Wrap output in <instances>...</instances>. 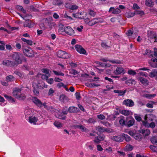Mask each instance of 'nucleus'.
I'll use <instances>...</instances> for the list:
<instances>
[{
	"mask_svg": "<svg viewBox=\"0 0 157 157\" xmlns=\"http://www.w3.org/2000/svg\"><path fill=\"white\" fill-rule=\"evenodd\" d=\"M12 57L15 63L18 64H21L24 61L25 62V58L22 53L20 52L14 53L12 55Z\"/></svg>",
	"mask_w": 157,
	"mask_h": 157,
	"instance_id": "nucleus-1",
	"label": "nucleus"
},
{
	"mask_svg": "<svg viewBox=\"0 0 157 157\" xmlns=\"http://www.w3.org/2000/svg\"><path fill=\"white\" fill-rule=\"evenodd\" d=\"M42 118V116L40 115L39 113H38L35 116H33V115L30 117H29L28 118L26 119L27 120H28L29 122L30 123L36 125V122L38 121L40 118Z\"/></svg>",
	"mask_w": 157,
	"mask_h": 157,
	"instance_id": "nucleus-2",
	"label": "nucleus"
},
{
	"mask_svg": "<svg viewBox=\"0 0 157 157\" xmlns=\"http://www.w3.org/2000/svg\"><path fill=\"white\" fill-rule=\"evenodd\" d=\"M22 50L25 56L29 57H33L34 56V52L31 48L29 47L22 48Z\"/></svg>",
	"mask_w": 157,
	"mask_h": 157,
	"instance_id": "nucleus-3",
	"label": "nucleus"
},
{
	"mask_svg": "<svg viewBox=\"0 0 157 157\" xmlns=\"http://www.w3.org/2000/svg\"><path fill=\"white\" fill-rule=\"evenodd\" d=\"M87 20H88V19H85V21L88 25L90 26H93L98 23H102L103 22V20L100 18H95L91 21H89L88 22Z\"/></svg>",
	"mask_w": 157,
	"mask_h": 157,
	"instance_id": "nucleus-4",
	"label": "nucleus"
},
{
	"mask_svg": "<svg viewBox=\"0 0 157 157\" xmlns=\"http://www.w3.org/2000/svg\"><path fill=\"white\" fill-rule=\"evenodd\" d=\"M44 28H51L54 25V23L52 22V19L51 17L44 19Z\"/></svg>",
	"mask_w": 157,
	"mask_h": 157,
	"instance_id": "nucleus-5",
	"label": "nucleus"
},
{
	"mask_svg": "<svg viewBox=\"0 0 157 157\" xmlns=\"http://www.w3.org/2000/svg\"><path fill=\"white\" fill-rule=\"evenodd\" d=\"M33 88L43 89L45 88H47V85H45L44 83L42 81H39L38 83L36 82H34L32 84Z\"/></svg>",
	"mask_w": 157,
	"mask_h": 157,
	"instance_id": "nucleus-6",
	"label": "nucleus"
},
{
	"mask_svg": "<svg viewBox=\"0 0 157 157\" xmlns=\"http://www.w3.org/2000/svg\"><path fill=\"white\" fill-rule=\"evenodd\" d=\"M154 117L153 115H146L144 117V120L142 121L143 125L146 127L145 124H150L151 121L153 120L152 118Z\"/></svg>",
	"mask_w": 157,
	"mask_h": 157,
	"instance_id": "nucleus-7",
	"label": "nucleus"
},
{
	"mask_svg": "<svg viewBox=\"0 0 157 157\" xmlns=\"http://www.w3.org/2000/svg\"><path fill=\"white\" fill-rule=\"evenodd\" d=\"M147 35L149 40H153V41L157 42V35L155 33L149 31L147 32Z\"/></svg>",
	"mask_w": 157,
	"mask_h": 157,
	"instance_id": "nucleus-8",
	"label": "nucleus"
},
{
	"mask_svg": "<svg viewBox=\"0 0 157 157\" xmlns=\"http://www.w3.org/2000/svg\"><path fill=\"white\" fill-rule=\"evenodd\" d=\"M75 34L74 30L71 27L69 26L65 27V35L73 36Z\"/></svg>",
	"mask_w": 157,
	"mask_h": 157,
	"instance_id": "nucleus-9",
	"label": "nucleus"
},
{
	"mask_svg": "<svg viewBox=\"0 0 157 157\" xmlns=\"http://www.w3.org/2000/svg\"><path fill=\"white\" fill-rule=\"evenodd\" d=\"M32 100L33 103L37 106L39 107H41L43 106L42 103L41 102L40 100L37 98L36 97H33Z\"/></svg>",
	"mask_w": 157,
	"mask_h": 157,
	"instance_id": "nucleus-10",
	"label": "nucleus"
},
{
	"mask_svg": "<svg viewBox=\"0 0 157 157\" xmlns=\"http://www.w3.org/2000/svg\"><path fill=\"white\" fill-rule=\"evenodd\" d=\"M76 50L81 54H86V50L80 45H76L75 46Z\"/></svg>",
	"mask_w": 157,
	"mask_h": 157,
	"instance_id": "nucleus-11",
	"label": "nucleus"
},
{
	"mask_svg": "<svg viewBox=\"0 0 157 157\" xmlns=\"http://www.w3.org/2000/svg\"><path fill=\"white\" fill-rule=\"evenodd\" d=\"M113 73L116 75H119L121 74H124L125 71L123 67H118L116 68V70L114 71Z\"/></svg>",
	"mask_w": 157,
	"mask_h": 157,
	"instance_id": "nucleus-12",
	"label": "nucleus"
},
{
	"mask_svg": "<svg viewBox=\"0 0 157 157\" xmlns=\"http://www.w3.org/2000/svg\"><path fill=\"white\" fill-rule=\"evenodd\" d=\"M33 109H27L25 110L24 113L26 119L28 118L29 117L33 115Z\"/></svg>",
	"mask_w": 157,
	"mask_h": 157,
	"instance_id": "nucleus-13",
	"label": "nucleus"
},
{
	"mask_svg": "<svg viewBox=\"0 0 157 157\" xmlns=\"http://www.w3.org/2000/svg\"><path fill=\"white\" fill-rule=\"evenodd\" d=\"M21 89L19 88H15L13 91V94L16 98H20L18 95L21 94Z\"/></svg>",
	"mask_w": 157,
	"mask_h": 157,
	"instance_id": "nucleus-14",
	"label": "nucleus"
},
{
	"mask_svg": "<svg viewBox=\"0 0 157 157\" xmlns=\"http://www.w3.org/2000/svg\"><path fill=\"white\" fill-rule=\"evenodd\" d=\"M2 64L3 65L7 66H14L15 63L12 61H10L8 60H4L2 62Z\"/></svg>",
	"mask_w": 157,
	"mask_h": 157,
	"instance_id": "nucleus-15",
	"label": "nucleus"
},
{
	"mask_svg": "<svg viewBox=\"0 0 157 157\" xmlns=\"http://www.w3.org/2000/svg\"><path fill=\"white\" fill-rule=\"evenodd\" d=\"M124 105L127 106L132 107L134 105V103L133 101L131 99L124 100L123 102Z\"/></svg>",
	"mask_w": 157,
	"mask_h": 157,
	"instance_id": "nucleus-16",
	"label": "nucleus"
},
{
	"mask_svg": "<svg viewBox=\"0 0 157 157\" xmlns=\"http://www.w3.org/2000/svg\"><path fill=\"white\" fill-rule=\"evenodd\" d=\"M96 129L98 130L100 132H112V129L110 130L106 128H103L101 126L96 127Z\"/></svg>",
	"mask_w": 157,
	"mask_h": 157,
	"instance_id": "nucleus-17",
	"label": "nucleus"
},
{
	"mask_svg": "<svg viewBox=\"0 0 157 157\" xmlns=\"http://www.w3.org/2000/svg\"><path fill=\"white\" fill-rule=\"evenodd\" d=\"M101 60L104 62H106L107 61L113 63H117L120 64L121 63V62L119 60H109L107 58H101Z\"/></svg>",
	"mask_w": 157,
	"mask_h": 157,
	"instance_id": "nucleus-18",
	"label": "nucleus"
},
{
	"mask_svg": "<svg viewBox=\"0 0 157 157\" xmlns=\"http://www.w3.org/2000/svg\"><path fill=\"white\" fill-rule=\"evenodd\" d=\"M65 6L66 8L72 10H77L78 8V6L76 5H71L69 3H66Z\"/></svg>",
	"mask_w": 157,
	"mask_h": 157,
	"instance_id": "nucleus-19",
	"label": "nucleus"
},
{
	"mask_svg": "<svg viewBox=\"0 0 157 157\" xmlns=\"http://www.w3.org/2000/svg\"><path fill=\"white\" fill-rule=\"evenodd\" d=\"M139 132L145 136L149 135L150 133V132L148 129H140L139 131Z\"/></svg>",
	"mask_w": 157,
	"mask_h": 157,
	"instance_id": "nucleus-20",
	"label": "nucleus"
},
{
	"mask_svg": "<svg viewBox=\"0 0 157 157\" xmlns=\"http://www.w3.org/2000/svg\"><path fill=\"white\" fill-rule=\"evenodd\" d=\"M112 12V13L113 14H118L120 13L121 12L120 10L118 8H117L116 9H114L113 7H111L109 10V12Z\"/></svg>",
	"mask_w": 157,
	"mask_h": 157,
	"instance_id": "nucleus-21",
	"label": "nucleus"
},
{
	"mask_svg": "<svg viewBox=\"0 0 157 157\" xmlns=\"http://www.w3.org/2000/svg\"><path fill=\"white\" fill-rule=\"evenodd\" d=\"M120 112L121 113L125 116L132 115V112L128 110H120Z\"/></svg>",
	"mask_w": 157,
	"mask_h": 157,
	"instance_id": "nucleus-22",
	"label": "nucleus"
},
{
	"mask_svg": "<svg viewBox=\"0 0 157 157\" xmlns=\"http://www.w3.org/2000/svg\"><path fill=\"white\" fill-rule=\"evenodd\" d=\"M138 79L141 83L144 85H147L148 83V81L143 77H140Z\"/></svg>",
	"mask_w": 157,
	"mask_h": 157,
	"instance_id": "nucleus-23",
	"label": "nucleus"
},
{
	"mask_svg": "<svg viewBox=\"0 0 157 157\" xmlns=\"http://www.w3.org/2000/svg\"><path fill=\"white\" fill-rule=\"evenodd\" d=\"M79 110L76 107L72 106L69 107L68 109V111L71 113H76L79 111Z\"/></svg>",
	"mask_w": 157,
	"mask_h": 157,
	"instance_id": "nucleus-24",
	"label": "nucleus"
},
{
	"mask_svg": "<svg viewBox=\"0 0 157 157\" xmlns=\"http://www.w3.org/2000/svg\"><path fill=\"white\" fill-rule=\"evenodd\" d=\"M145 4L147 6L151 7L154 5V3L152 0H145Z\"/></svg>",
	"mask_w": 157,
	"mask_h": 157,
	"instance_id": "nucleus-25",
	"label": "nucleus"
},
{
	"mask_svg": "<svg viewBox=\"0 0 157 157\" xmlns=\"http://www.w3.org/2000/svg\"><path fill=\"white\" fill-rule=\"evenodd\" d=\"M104 139V136L103 135H100L96 137L95 139L94 140V141L97 143H99V142L103 140Z\"/></svg>",
	"mask_w": 157,
	"mask_h": 157,
	"instance_id": "nucleus-26",
	"label": "nucleus"
},
{
	"mask_svg": "<svg viewBox=\"0 0 157 157\" xmlns=\"http://www.w3.org/2000/svg\"><path fill=\"white\" fill-rule=\"evenodd\" d=\"M95 63L96 64H98V65H100L103 67H109L111 65L109 63H108L106 62H105L104 63H101V62L98 61H96L95 62Z\"/></svg>",
	"mask_w": 157,
	"mask_h": 157,
	"instance_id": "nucleus-27",
	"label": "nucleus"
},
{
	"mask_svg": "<svg viewBox=\"0 0 157 157\" xmlns=\"http://www.w3.org/2000/svg\"><path fill=\"white\" fill-rule=\"evenodd\" d=\"M4 96L10 102L14 103L16 102V100L10 96H8L7 95L5 94Z\"/></svg>",
	"mask_w": 157,
	"mask_h": 157,
	"instance_id": "nucleus-28",
	"label": "nucleus"
},
{
	"mask_svg": "<svg viewBox=\"0 0 157 157\" xmlns=\"http://www.w3.org/2000/svg\"><path fill=\"white\" fill-rule=\"evenodd\" d=\"M112 139L114 141L121 142L123 140V138L122 137H120L119 136H113Z\"/></svg>",
	"mask_w": 157,
	"mask_h": 157,
	"instance_id": "nucleus-29",
	"label": "nucleus"
},
{
	"mask_svg": "<svg viewBox=\"0 0 157 157\" xmlns=\"http://www.w3.org/2000/svg\"><path fill=\"white\" fill-rule=\"evenodd\" d=\"M135 120L133 118H132L127 122L126 125L128 127H130L132 126L135 123Z\"/></svg>",
	"mask_w": 157,
	"mask_h": 157,
	"instance_id": "nucleus-30",
	"label": "nucleus"
},
{
	"mask_svg": "<svg viewBox=\"0 0 157 157\" xmlns=\"http://www.w3.org/2000/svg\"><path fill=\"white\" fill-rule=\"evenodd\" d=\"M58 32L61 34L65 35V27L64 28L59 27L58 30Z\"/></svg>",
	"mask_w": 157,
	"mask_h": 157,
	"instance_id": "nucleus-31",
	"label": "nucleus"
},
{
	"mask_svg": "<svg viewBox=\"0 0 157 157\" xmlns=\"http://www.w3.org/2000/svg\"><path fill=\"white\" fill-rule=\"evenodd\" d=\"M149 76L151 78L157 76V70L155 69L153 70L150 73Z\"/></svg>",
	"mask_w": 157,
	"mask_h": 157,
	"instance_id": "nucleus-32",
	"label": "nucleus"
},
{
	"mask_svg": "<svg viewBox=\"0 0 157 157\" xmlns=\"http://www.w3.org/2000/svg\"><path fill=\"white\" fill-rule=\"evenodd\" d=\"M72 16L76 18H79L80 19H85V17L84 16H79L78 13H73Z\"/></svg>",
	"mask_w": 157,
	"mask_h": 157,
	"instance_id": "nucleus-33",
	"label": "nucleus"
},
{
	"mask_svg": "<svg viewBox=\"0 0 157 157\" xmlns=\"http://www.w3.org/2000/svg\"><path fill=\"white\" fill-rule=\"evenodd\" d=\"M133 137L137 140H140L142 138V136L140 134L137 133H135Z\"/></svg>",
	"mask_w": 157,
	"mask_h": 157,
	"instance_id": "nucleus-34",
	"label": "nucleus"
},
{
	"mask_svg": "<svg viewBox=\"0 0 157 157\" xmlns=\"http://www.w3.org/2000/svg\"><path fill=\"white\" fill-rule=\"evenodd\" d=\"M21 39L24 42L26 43L29 45H32L33 44V42L31 40H27L24 38H21Z\"/></svg>",
	"mask_w": 157,
	"mask_h": 157,
	"instance_id": "nucleus-35",
	"label": "nucleus"
},
{
	"mask_svg": "<svg viewBox=\"0 0 157 157\" xmlns=\"http://www.w3.org/2000/svg\"><path fill=\"white\" fill-rule=\"evenodd\" d=\"M154 55L155 56L156 58L155 59L152 58L151 59V60L154 62H157V48H154Z\"/></svg>",
	"mask_w": 157,
	"mask_h": 157,
	"instance_id": "nucleus-36",
	"label": "nucleus"
},
{
	"mask_svg": "<svg viewBox=\"0 0 157 157\" xmlns=\"http://www.w3.org/2000/svg\"><path fill=\"white\" fill-rule=\"evenodd\" d=\"M76 127L79 128L83 132H87L88 131V130L82 125H77L76 126Z\"/></svg>",
	"mask_w": 157,
	"mask_h": 157,
	"instance_id": "nucleus-37",
	"label": "nucleus"
},
{
	"mask_svg": "<svg viewBox=\"0 0 157 157\" xmlns=\"http://www.w3.org/2000/svg\"><path fill=\"white\" fill-rule=\"evenodd\" d=\"M136 83V81L132 79H130L127 80L126 81V83L128 85H130L131 84L135 85Z\"/></svg>",
	"mask_w": 157,
	"mask_h": 157,
	"instance_id": "nucleus-38",
	"label": "nucleus"
},
{
	"mask_svg": "<svg viewBox=\"0 0 157 157\" xmlns=\"http://www.w3.org/2000/svg\"><path fill=\"white\" fill-rule=\"evenodd\" d=\"M135 15L134 12H132L131 11L126 12L125 13V16L128 18H130L133 17Z\"/></svg>",
	"mask_w": 157,
	"mask_h": 157,
	"instance_id": "nucleus-39",
	"label": "nucleus"
},
{
	"mask_svg": "<svg viewBox=\"0 0 157 157\" xmlns=\"http://www.w3.org/2000/svg\"><path fill=\"white\" fill-rule=\"evenodd\" d=\"M65 52V51H58L57 53V56L59 57L63 58V57H64V55Z\"/></svg>",
	"mask_w": 157,
	"mask_h": 157,
	"instance_id": "nucleus-40",
	"label": "nucleus"
},
{
	"mask_svg": "<svg viewBox=\"0 0 157 157\" xmlns=\"http://www.w3.org/2000/svg\"><path fill=\"white\" fill-rule=\"evenodd\" d=\"M54 124L56 127L59 128L62 127V124L58 121H55L54 123Z\"/></svg>",
	"mask_w": 157,
	"mask_h": 157,
	"instance_id": "nucleus-41",
	"label": "nucleus"
},
{
	"mask_svg": "<svg viewBox=\"0 0 157 157\" xmlns=\"http://www.w3.org/2000/svg\"><path fill=\"white\" fill-rule=\"evenodd\" d=\"M6 103V101L5 100L3 97L0 96V105L2 106H4Z\"/></svg>",
	"mask_w": 157,
	"mask_h": 157,
	"instance_id": "nucleus-42",
	"label": "nucleus"
},
{
	"mask_svg": "<svg viewBox=\"0 0 157 157\" xmlns=\"http://www.w3.org/2000/svg\"><path fill=\"white\" fill-rule=\"evenodd\" d=\"M6 80L8 82H11L15 80V78L11 75H9L6 78Z\"/></svg>",
	"mask_w": 157,
	"mask_h": 157,
	"instance_id": "nucleus-43",
	"label": "nucleus"
},
{
	"mask_svg": "<svg viewBox=\"0 0 157 157\" xmlns=\"http://www.w3.org/2000/svg\"><path fill=\"white\" fill-rule=\"evenodd\" d=\"M122 136L123 138H124L126 141H128L130 140L131 139L129 136L125 134L124 133H123L122 135Z\"/></svg>",
	"mask_w": 157,
	"mask_h": 157,
	"instance_id": "nucleus-44",
	"label": "nucleus"
},
{
	"mask_svg": "<svg viewBox=\"0 0 157 157\" xmlns=\"http://www.w3.org/2000/svg\"><path fill=\"white\" fill-rule=\"evenodd\" d=\"M145 125H146V127L148 128L150 127L152 128H154L155 126V123L153 122H151L150 124H147Z\"/></svg>",
	"mask_w": 157,
	"mask_h": 157,
	"instance_id": "nucleus-45",
	"label": "nucleus"
},
{
	"mask_svg": "<svg viewBox=\"0 0 157 157\" xmlns=\"http://www.w3.org/2000/svg\"><path fill=\"white\" fill-rule=\"evenodd\" d=\"M151 141L153 144H156L157 145V136H154L151 138Z\"/></svg>",
	"mask_w": 157,
	"mask_h": 157,
	"instance_id": "nucleus-46",
	"label": "nucleus"
},
{
	"mask_svg": "<svg viewBox=\"0 0 157 157\" xmlns=\"http://www.w3.org/2000/svg\"><path fill=\"white\" fill-rule=\"evenodd\" d=\"M86 147L88 148L90 150H93L94 148V145L91 144L90 143H88L86 144Z\"/></svg>",
	"mask_w": 157,
	"mask_h": 157,
	"instance_id": "nucleus-47",
	"label": "nucleus"
},
{
	"mask_svg": "<svg viewBox=\"0 0 157 157\" xmlns=\"http://www.w3.org/2000/svg\"><path fill=\"white\" fill-rule=\"evenodd\" d=\"M145 55H147L150 57L152 56L153 52L149 50H146Z\"/></svg>",
	"mask_w": 157,
	"mask_h": 157,
	"instance_id": "nucleus-48",
	"label": "nucleus"
},
{
	"mask_svg": "<svg viewBox=\"0 0 157 157\" xmlns=\"http://www.w3.org/2000/svg\"><path fill=\"white\" fill-rule=\"evenodd\" d=\"M14 73L15 74L17 75L20 77H22L24 76V74L19 71H15L14 72Z\"/></svg>",
	"mask_w": 157,
	"mask_h": 157,
	"instance_id": "nucleus-49",
	"label": "nucleus"
},
{
	"mask_svg": "<svg viewBox=\"0 0 157 157\" xmlns=\"http://www.w3.org/2000/svg\"><path fill=\"white\" fill-rule=\"evenodd\" d=\"M18 97H20V98H16L17 99L20 100H24L26 96L25 94L23 93H21L19 95H18Z\"/></svg>",
	"mask_w": 157,
	"mask_h": 157,
	"instance_id": "nucleus-50",
	"label": "nucleus"
},
{
	"mask_svg": "<svg viewBox=\"0 0 157 157\" xmlns=\"http://www.w3.org/2000/svg\"><path fill=\"white\" fill-rule=\"evenodd\" d=\"M41 75V78L43 79H46L50 76V74H40Z\"/></svg>",
	"mask_w": 157,
	"mask_h": 157,
	"instance_id": "nucleus-51",
	"label": "nucleus"
},
{
	"mask_svg": "<svg viewBox=\"0 0 157 157\" xmlns=\"http://www.w3.org/2000/svg\"><path fill=\"white\" fill-rule=\"evenodd\" d=\"M156 95L155 94H147L144 95V96L146 98H148V99H151L152 98H154Z\"/></svg>",
	"mask_w": 157,
	"mask_h": 157,
	"instance_id": "nucleus-52",
	"label": "nucleus"
},
{
	"mask_svg": "<svg viewBox=\"0 0 157 157\" xmlns=\"http://www.w3.org/2000/svg\"><path fill=\"white\" fill-rule=\"evenodd\" d=\"M125 148L127 151H131L133 149V147L131 145L127 144L125 146Z\"/></svg>",
	"mask_w": 157,
	"mask_h": 157,
	"instance_id": "nucleus-53",
	"label": "nucleus"
},
{
	"mask_svg": "<svg viewBox=\"0 0 157 157\" xmlns=\"http://www.w3.org/2000/svg\"><path fill=\"white\" fill-rule=\"evenodd\" d=\"M134 116L135 119L137 121H141V118L139 115L137 114H134Z\"/></svg>",
	"mask_w": 157,
	"mask_h": 157,
	"instance_id": "nucleus-54",
	"label": "nucleus"
},
{
	"mask_svg": "<svg viewBox=\"0 0 157 157\" xmlns=\"http://www.w3.org/2000/svg\"><path fill=\"white\" fill-rule=\"evenodd\" d=\"M17 8L18 10L21 11L23 13H26V11L23 9L22 6H17Z\"/></svg>",
	"mask_w": 157,
	"mask_h": 157,
	"instance_id": "nucleus-55",
	"label": "nucleus"
},
{
	"mask_svg": "<svg viewBox=\"0 0 157 157\" xmlns=\"http://www.w3.org/2000/svg\"><path fill=\"white\" fill-rule=\"evenodd\" d=\"M53 72L54 73L57 75L64 76V74L62 73L61 71H53Z\"/></svg>",
	"mask_w": 157,
	"mask_h": 157,
	"instance_id": "nucleus-56",
	"label": "nucleus"
},
{
	"mask_svg": "<svg viewBox=\"0 0 157 157\" xmlns=\"http://www.w3.org/2000/svg\"><path fill=\"white\" fill-rule=\"evenodd\" d=\"M150 148L153 151L157 152V147L151 145L150 146Z\"/></svg>",
	"mask_w": 157,
	"mask_h": 157,
	"instance_id": "nucleus-57",
	"label": "nucleus"
},
{
	"mask_svg": "<svg viewBox=\"0 0 157 157\" xmlns=\"http://www.w3.org/2000/svg\"><path fill=\"white\" fill-rule=\"evenodd\" d=\"M42 72L46 74H50L49 70L46 68H44L41 70Z\"/></svg>",
	"mask_w": 157,
	"mask_h": 157,
	"instance_id": "nucleus-58",
	"label": "nucleus"
},
{
	"mask_svg": "<svg viewBox=\"0 0 157 157\" xmlns=\"http://www.w3.org/2000/svg\"><path fill=\"white\" fill-rule=\"evenodd\" d=\"M134 13H135V15H142L144 14L143 11L141 10L136 11Z\"/></svg>",
	"mask_w": 157,
	"mask_h": 157,
	"instance_id": "nucleus-59",
	"label": "nucleus"
},
{
	"mask_svg": "<svg viewBox=\"0 0 157 157\" xmlns=\"http://www.w3.org/2000/svg\"><path fill=\"white\" fill-rule=\"evenodd\" d=\"M64 56V57H63V58L64 59L69 58L71 56V55L69 53H67L66 52H65Z\"/></svg>",
	"mask_w": 157,
	"mask_h": 157,
	"instance_id": "nucleus-60",
	"label": "nucleus"
},
{
	"mask_svg": "<svg viewBox=\"0 0 157 157\" xmlns=\"http://www.w3.org/2000/svg\"><path fill=\"white\" fill-rule=\"evenodd\" d=\"M155 102L153 101H151V103H148L147 104L146 106L148 108H152L153 107V104Z\"/></svg>",
	"mask_w": 157,
	"mask_h": 157,
	"instance_id": "nucleus-61",
	"label": "nucleus"
},
{
	"mask_svg": "<svg viewBox=\"0 0 157 157\" xmlns=\"http://www.w3.org/2000/svg\"><path fill=\"white\" fill-rule=\"evenodd\" d=\"M128 73L129 75H135L136 74V72L132 70H129L128 72Z\"/></svg>",
	"mask_w": 157,
	"mask_h": 157,
	"instance_id": "nucleus-62",
	"label": "nucleus"
},
{
	"mask_svg": "<svg viewBox=\"0 0 157 157\" xmlns=\"http://www.w3.org/2000/svg\"><path fill=\"white\" fill-rule=\"evenodd\" d=\"M46 81L48 83L50 84H52L54 82V80L52 78H47Z\"/></svg>",
	"mask_w": 157,
	"mask_h": 157,
	"instance_id": "nucleus-63",
	"label": "nucleus"
},
{
	"mask_svg": "<svg viewBox=\"0 0 157 157\" xmlns=\"http://www.w3.org/2000/svg\"><path fill=\"white\" fill-rule=\"evenodd\" d=\"M97 117L100 120H103L105 119V117L102 115V114H99L97 116Z\"/></svg>",
	"mask_w": 157,
	"mask_h": 157,
	"instance_id": "nucleus-64",
	"label": "nucleus"
}]
</instances>
